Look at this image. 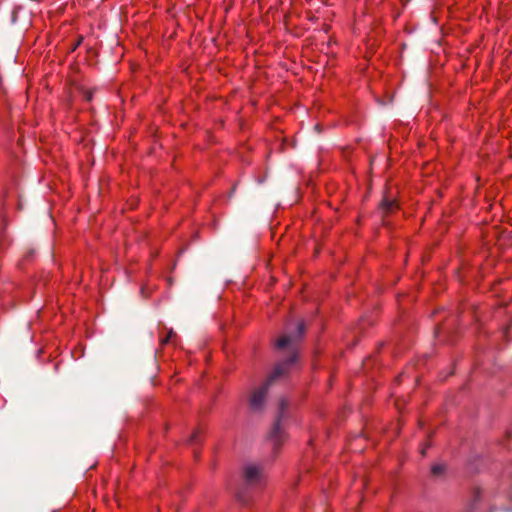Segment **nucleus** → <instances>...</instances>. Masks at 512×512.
<instances>
[{
  "label": "nucleus",
  "instance_id": "obj_4",
  "mask_svg": "<svg viewBox=\"0 0 512 512\" xmlns=\"http://www.w3.org/2000/svg\"><path fill=\"white\" fill-rule=\"evenodd\" d=\"M396 206V202L395 200H392V199H388V198H385L382 203H381V208L386 211V212H389V211H392L394 209V207Z\"/></svg>",
  "mask_w": 512,
  "mask_h": 512
},
{
  "label": "nucleus",
  "instance_id": "obj_2",
  "mask_svg": "<svg viewBox=\"0 0 512 512\" xmlns=\"http://www.w3.org/2000/svg\"><path fill=\"white\" fill-rule=\"evenodd\" d=\"M246 485L254 487L262 484L264 480L263 469L256 463H246L242 469Z\"/></svg>",
  "mask_w": 512,
  "mask_h": 512
},
{
  "label": "nucleus",
  "instance_id": "obj_7",
  "mask_svg": "<svg viewBox=\"0 0 512 512\" xmlns=\"http://www.w3.org/2000/svg\"><path fill=\"white\" fill-rule=\"evenodd\" d=\"M196 436H197V433H196V432H194V433H193V435H192V437H191V441H194V440L196 439Z\"/></svg>",
  "mask_w": 512,
  "mask_h": 512
},
{
  "label": "nucleus",
  "instance_id": "obj_5",
  "mask_svg": "<svg viewBox=\"0 0 512 512\" xmlns=\"http://www.w3.org/2000/svg\"><path fill=\"white\" fill-rule=\"evenodd\" d=\"M431 471L435 475H439L444 471V466L441 464H435L432 466Z\"/></svg>",
  "mask_w": 512,
  "mask_h": 512
},
{
  "label": "nucleus",
  "instance_id": "obj_1",
  "mask_svg": "<svg viewBox=\"0 0 512 512\" xmlns=\"http://www.w3.org/2000/svg\"><path fill=\"white\" fill-rule=\"evenodd\" d=\"M304 329V324L299 322L296 324L294 331L288 330L286 335L277 340L276 347L278 349H286L287 357L281 359L275 365L265 383L254 389L251 393L249 407L253 412H261L263 410L270 386L297 368L299 357L297 342L302 338Z\"/></svg>",
  "mask_w": 512,
  "mask_h": 512
},
{
  "label": "nucleus",
  "instance_id": "obj_6",
  "mask_svg": "<svg viewBox=\"0 0 512 512\" xmlns=\"http://www.w3.org/2000/svg\"><path fill=\"white\" fill-rule=\"evenodd\" d=\"M86 99H87L88 101H90V100L92 99V93H91V92H88V93L86 94Z\"/></svg>",
  "mask_w": 512,
  "mask_h": 512
},
{
  "label": "nucleus",
  "instance_id": "obj_3",
  "mask_svg": "<svg viewBox=\"0 0 512 512\" xmlns=\"http://www.w3.org/2000/svg\"><path fill=\"white\" fill-rule=\"evenodd\" d=\"M287 405L286 400L281 399L278 418L269 433V440L272 442L274 448H277L286 437L285 431L281 427V421L284 417V410Z\"/></svg>",
  "mask_w": 512,
  "mask_h": 512
}]
</instances>
